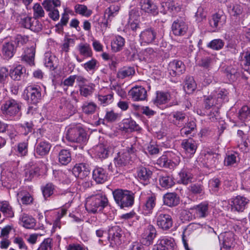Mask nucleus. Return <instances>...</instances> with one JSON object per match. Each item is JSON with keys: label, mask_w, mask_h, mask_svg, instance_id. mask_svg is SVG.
Instances as JSON below:
<instances>
[{"label": "nucleus", "mask_w": 250, "mask_h": 250, "mask_svg": "<svg viewBox=\"0 0 250 250\" xmlns=\"http://www.w3.org/2000/svg\"><path fill=\"white\" fill-rule=\"evenodd\" d=\"M249 200L241 196L232 198L230 202L232 211L242 212L246 208Z\"/></svg>", "instance_id": "obj_7"}, {"label": "nucleus", "mask_w": 250, "mask_h": 250, "mask_svg": "<svg viewBox=\"0 0 250 250\" xmlns=\"http://www.w3.org/2000/svg\"><path fill=\"white\" fill-rule=\"evenodd\" d=\"M156 32L152 28H148L143 31L140 34V41L141 43H151L156 37Z\"/></svg>", "instance_id": "obj_13"}, {"label": "nucleus", "mask_w": 250, "mask_h": 250, "mask_svg": "<svg viewBox=\"0 0 250 250\" xmlns=\"http://www.w3.org/2000/svg\"><path fill=\"white\" fill-rule=\"evenodd\" d=\"M42 25L36 18L33 19L30 29L34 32H39L42 30Z\"/></svg>", "instance_id": "obj_55"}, {"label": "nucleus", "mask_w": 250, "mask_h": 250, "mask_svg": "<svg viewBox=\"0 0 250 250\" xmlns=\"http://www.w3.org/2000/svg\"><path fill=\"white\" fill-rule=\"evenodd\" d=\"M78 50L81 55L85 57H90L92 51L90 45L87 43H80L78 46Z\"/></svg>", "instance_id": "obj_40"}, {"label": "nucleus", "mask_w": 250, "mask_h": 250, "mask_svg": "<svg viewBox=\"0 0 250 250\" xmlns=\"http://www.w3.org/2000/svg\"><path fill=\"white\" fill-rule=\"evenodd\" d=\"M20 103L14 99H10L5 101L1 106V110L3 114L10 116H15L20 111Z\"/></svg>", "instance_id": "obj_6"}, {"label": "nucleus", "mask_w": 250, "mask_h": 250, "mask_svg": "<svg viewBox=\"0 0 250 250\" xmlns=\"http://www.w3.org/2000/svg\"><path fill=\"white\" fill-rule=\"evenodd\" d=\"M96 152L99 158L105 159L108 157L110 151L108 146L101 144L96 147Z\"/></svg>", "instance_id": "obj_33"}, {"label": "nucleus", "mask_w": 250, "mask_h": 250, "mask_svg": "<svg viewBox=\"0 0 250 250\" xmlns=\"http://www.w3.org/2000/svg\"><path fill=\"white\" fill-rule=\"evenodd\" d=\"M24 73H25V69L21 65H19L11 71L9 75L13 79L20 80Z\"/></svg>", "instance_id": "obj_31"}, {"label": "nucleus", "mask_w": 250, "mask_h": 250, "mask_svg": "<svg viewBox=\"0 0 250 250\" xmlns=\"http://www.w3.org/2000/svg\"><path fill=\"white\" fill-rule=\"evenodd\" d=\"M0 210L7 217H13L14 212L10 204L6 201L0 203Z\"/></svg>", "instance_id": "obj_29"}, {"label": "nucleus", "mask_w": 250, "mask_h": 250, "mask_svg": "<svg viewBox=\"0 0 250 250\" xmlns=\"http://www.w3.org/2000/svg\"><path fill=\"white\" fill-rule=\"evenodd\" d=\"M55 60V57L52 56L49 53H46L44 59V64L46 67L50 69L54 70L55 69L54 61Z\"/></svg>", "instance_id": "obj_47"}, {"label": "nucleus", "mask_w": 250, "mask_h": 250, "mask_svg": "<svg viewBox=\"0 0 250 250\" xmlns=\"http://www.w3.org/2000/svg\"><path fill=\"white\" fill-rule=\"evenodd\" d=\"M120 7L116 5H112L108 7L104 11V18L105 21L102 22V27L106 28L109 22H111L119 11Z\"/></svg>", "instance_id": "obj_10"}, {"label": "nucleus", "mask_w": 250, "mask_h": 250, "mask_svg": "<svg viewBox=\"0 0 250 250\" xmlns=\"http://www.w3.org/2000/svg\"><path fill=\"white\" fill-rule=\"evenodd\" d=\"M52 241L51 239L49 238H47L42 243L39 248L42 250H51Z\"/></svg>", "instance_id": "obj_57"}, {"label": "nucleus", "mask_w": 250, "mask_h": 250, "mask_svg": "<svg viewBox=\"0 0 250 250\" xmlns=\"http://www.w3.org/2000/svg\"><path fill=\"white\" fill-rule=\"evenodd\" d=\"M157 225L161 229L167 230L172 226V218L168 214H160L157 218Z\"/></svg>", "instance_id": "obj_18"}, {"label": "nucleus", "mask_w": 250, "mask_h": 250, "mask_svg": "<svg viewBox=\"0 0 250 250\" xmlns=\"http://www.w3.org/2000/svg\"><path fill=\"white\" fill-rule=\"evenodd\" d=\"M129 22L138 21L140 18V13L138 10L132 9L129 12Z\"/></svg>", "instance_id": "obj_58"}, {"label": "nucleus", "mask_w": 250, "mask_h": 250, "mask_svg": "<svg viewBox=\"0 0 250 250\" xmlns=\"http://www.w3.org/2000/svg\"><path fill=\"white\" fill-rule=\"evenodd\" d=\"M226 71L227 76L231 79H234L237 74V70L232 66H228Z\"/></svg>", "instance_id": "obj_62"}, {"label": "nucleus", "mask_w": 250, "mask_h": 250, "mask_svg": "<svg viewBox=\"0 0 250 250\" xmlns=\"http://www.w3.org/2000/svg\"><path fill=\"white\" fill-rule=\"evenodd\" d=\"M33 19H34V17H26L21 19V23L25 28L30 29Z\"/></svg>", "instance_id": "obj_63"}, {"label": "nucleus", "mask_w": 250, "mask_h": 250, "mask_svg": "<svg viewBox=\"0 0 250 250\" xmlns=\"http://www.w3.org/2000/svg\"><path fill=\"white\" fill-rule=\"evenodd\" d=\"M125 39L121 36H117L111 42V48L113 51L118 52L122 49L125 45Z\"/></svg>", "instance_id": "obj_30"}, {"label": "nucleus", "mask_w": 250, "mask_h": 250, "mask_svg": "<svg viewBox=\"0 0 250 250\" xmlns=\"http://www.w3.org/2000/svg\"><path fill=\"white\" fill-rule=\"evenodd\" d=\"M66 138L70 142L78 143H84L87 140L85 132L80 126L69 128L67 131Z\"/></svg>", "instance_id": "obj_3"}, {"label": "nucleus", "mask_w": 250, "mask_h": 250, "mask_svg": "<svg viewBox=\"0 0 250 250\" xmlns=\"http://www.w3.org/2000/svg\"><path fill=\"white\" fill-rule=\"evenodd\" d=\"M17 199L21 200L23 204H29L32 202L33 198L30 194L26 191H21L17 194Z\"/></svg>", "instance_id": "obj_36"}, {"label": "nucleus", "mask_w": 250, "mask_h": 250, "mask_svg": "<svg viewBox=\"0 0 250 250\" xmlns=\"http://www.w3.org/2000/svg\"><path fill=\"white\" fill-rule=\"evenodd\" d=\"M227 95L225 89L218 88L214 90L210 95L206 99V107L210 108L212 106L220 105Z\"/></svg>", "instance_id": "obj_4"}, {"label": "nucleus", "mask_w": 250, "mask_h": 250, "mask_svg": "<svg viewBox=\"0 0 250 250\" xmlns=\"http://www.w3.org/2000/svg\"><path fill=\"white\" fill-rule=\"evenodd\" d=\"M94 86V84L93 83L82 85L80 87V94L85 97L90 95L93 92Z\"/></svg>", "instance_id": "obj_39"}, {"label": "nucleus", "mask_w": 250, "mask_h": 250, "mask_svg": "<svg viewBox=\"0 0 250 250\" xmlns=\"http://www.w3.org/2000/svg\"><path fill=\"white\" fill-rule=\"evenodd\" d=\"M195 17L196 21L198 22L202 21L206 17V13L202 7H198Z\"/></svg>", "instance_id": "obj_52"}, {"label": "nucleus", "mask_w": 250, "mask_h": 250, "mask_svg": "<svg viewBox=\"0 0 250 250\" xmlns=\"http://www.w3.org/2000/svg\"><path fill=\"white\" fill-rule=\"evenodd\" d=\"M124 127L126 129L132 131L137 129V125L136 122L133 120L127 119L124 123Z\"/></svg>", "instance_id": "obj_54"}, {"label": "nucleus", "mask_w": 250, "mask_h": 250, "mask_svg": "<svg viewBox=\"0 0 250 250\" xmlns=\"http://www.w3.org/2000/svg\"><path fill=\"white\" fill-rule=\"evenodd\" d=\"M159 181L160 184L163 188H169L172 186V178L169 176H162Z\"/></svg>", "instance_id": "obj_49"}, {"label": "nucleus", "mask_w": 250, "mask_h": 250, "mask_svg": "<svg viewBox=\"0 0 250 250\" xmlns=\"http://www.w3.org/2000/svg\"><path fill=\"white\" fill-rule=\"evenodd\" d=\"M187 30L188 26L182 18L175 21L173 23V34L175 35H184Z\"/></svg>", "instance_id": "obj_14"}, {"label": "nucleus", "mask_w": 250, "mask_h": 250, "mask_svg": "<svg viewBox=\"0 0 250 250\" xmlns=\"http://www.w3.org/2000/svg\"><path fill=\"white\" fill-rule=\"evenodd\" d=\"M54 188V186L51 184L48 183L42 188V191L43 196L45 198L50 196L53 193Z\"/></svg>", "instance_id": "obj_51"}, {"label": "nucleus", "mask_w": 250, "mask_h": 250, "mask_svg": "<svg viewBox=\"0 0 250 250\" xmlns=\"http://www.w3.org/2000/svg\"><path fill=\"white\" fill-rule=\"evenodd\" d=\"M121 229L117 226L112 227L109 229L108 239L111 246H113L121 244Z\"/></svg>", "instance_id": "obj_9"}, {"label": "nucleus", "mask_w": 250, "mask_h": 250, "mask_svg": "<svg viewBox=\"0 0 250 250\" xmlns=\"http://www.w3.org/2000/svg\"><path fill=\"white\" fill-rule=\"evenodd\" d=\"M76 13L84 16L88 17L91 13V10L88 9L86 6L83 4H76L75 6Z\"/></svg>", "instance_id": "obj_42"}, {"label": "nucleus", "mask_w": 250, "mask_h": 250, "mask_svg": "<svg viewBox=\"0 0 250 250\" xmlns=\"http://www.w3.org/2000/svg\"><path fill=\"white\" fill-rule=\"evenodd\" d=\"M152 171L145 167H140L138 171V176L141 180L146 181L152 175Z\"/></svg>", "instance_id": "obj_37"}, {"label": "nucleus", "mask_w": 250, "mask_h": 250, "mask_svg": "<svg viewBox=\"0 0 250 250\" xmlns=\"http://www.w3.org/2000/svg\"><path fill=\"white\" fill-rule=\"evenodd\" d=\"M21 221L24 227L30 229L35 225V219L27 214H24L21 217Z\"/></svg>", "instance_id": "obj_43"}, {"label": "nucleus", "mask_w": 250, "mask_h": 250, "mask_svg": "<svg viewBox=\"0 0 250 250\" xmlns=\"http://www.w3.org/2000/svg\"><path fill=\"white\" fill-rule=\"evenodd\" d=\"M170 98V95L162 92L157 93L156 101L159 104L166 103Z\"/></svg>", "instance_id": "obj_48"}, {"label": "nucleus", "mask_w": 250, "mask_h": 250, "mask_svg": "<svg viewBox=\"0 0 250 250\" xmlns=\"http://www.w3.org/2000/svg\"><path fill=\"white\" fill-rule=\"evenodd\" d=\"M135 150L133 146L130 147L119 152L115 158V165L119 167L125 166L129 164L131 161L132 155H134Z\"/></svg>", "instance_id": "obj_5"}, {"label": "nucleus", "mask_w": 250, "mask_h": 250, "mask_svg": "<svg viewBox=\"0 0 250 250\" xmlns=\"http://www.w3.org/2000/svg\"><path fill=\"white\" fill-rule=\"evenodd\" d=\"M35 48L34 46L27 48L24 51V55L22 57V60L30 65L34 64Z\"/></svg>", "instance_id": "obj_24"}, {"label": "nucleus", "mask_w": 250, "mask_h": 250, "mask_svg": "<svg viewBox=\"0 0 250 250\" xmlns=\"http://www.w3.org/2000/svg\"><path fill=\"white\" fill-rule=\"evenodd\" d=\"M51 147V146L48 142L42 141L37 146L36 151L39 155L44 156L49 152Z\"/></svg>", "instance_id": "obj_25"}, {"label": "nucleus", "mask_w": 250, "mask_h": 250, "mask_svg": "<svg viewBox=\"0 0 250 250\" xmlns=\"http://www.w3.org/2000/svg\"><path fill=\"white\" fill-rule=\"evenodd\" d=\"M135 73V69L132 67H124L119 70L117 74V78L123 79L126 77L132 76Z\"/></svg>", "instance_id": "obj_26"}, {"label": "nucleus", "mask_w": 250, "mask_h": 250, "mask_svg": "<svg viewBox=\"0 0 250 250\" xmlns=\"http://www.w3.org/2000/svg\"><path fill=\"white\" fill-rule=\"evenodd\" d=\"M239 119L243 121H247L250 120V106H243L239 112Z\"/></svg>", "instance_id": "obj_38"}, {"label": "nucleus", "mask_w": 250, "mask_h": 250, "mask_svg": "<svg viewBox=\"0 0 250 250\" xmlns=\"http://www.w3.org/2000/svg\"><path fill=\"white\" fill-rule=\"evenodd\" d=\"M28 143L27 142L20 143L18 146V151L21 156H24L27 153Z\"/></svg>", "instance_id": "obj_56"}, {"label": "nucleus", "mask_w": 250, "mask_h": 250, "mask_svg": "<svg viewBox=\"0 0 250 250\" xmlns=\"http://www.w3.org/2000/svg\"><path fill=\"white\" fill-rule=\"evenodd\" d=\"M179 175L180 178V182L185 185L191 182L193 179L192 174L186 171H181L179 173Z\"/></svg>", "instance_id": "obj_45"}, {"label": "nucleus", "mask_w": 250, "mask_h": 250, "mask_svg": "<svg viewBox=\"0 0 250 250\" xmlns=\"http://www.w3.org/2000/svg\"><path fill=\"white\" fill-rule=\"evenodd\" d=\"M98 100L103 104H110L112 102L113 100V93L111 92L106 95H99Z\"/></svg>", "instance_id": "obj_50"}, {"label": "nucleus", "mask_w": 250, "mask_h": 250, "mask_svg": "<svg viewBox=\"0 0 250 250\" xmlns=\"http://www.w3.org/2000/svg\"><path fill=\"white\" fill-rule=\"evenodd\" d=\"M107 203L108 200L105 196L99 193L87 198L85 206L87 211L95 213L99 208H104L107 205Z\"/></svg>", "instance_id": "obj_1"}, {"label": "nucleus", "mask_w": 250, "mask_h": 250, "mask_svg": "<svg viewBox=\"0 0 250 250\" xmlns=\"http://www.w3.org/2000/svg\"><path fill=\"white\" fill-rule=\"evenodd\" d=\"M182 146L190 155L193 154L197 148L195 142L191 139L184 140L182 143Z\"/></svg>", "instance_id": "obj_23"}, {"label": "nucleus", "mask_w": 250, "mask_h": 250, "mask_svg": "<svg viewBox=\"0 0 250 250\" xmlns=\"http://www.w3.org/2000/svg\"><path fill=\"white\" fill-rule=\"evenodd\" d=\"M97 62L96 60L92 59L85 63L83 65V67L87 71L93 70L96 68Z\"/></svg>", "instance_id": "obj_60"}, {"label": "nucleus", "mask_w": 250, "mask_h": 250, "mask_svg": "<svg viewBox=\"0 0 250 250\" xmlns=\"http://www.w3.org/2000/svg\"><path fill=\"white\" fill-rule=\"evenodd\" d=\"M230 14L234 16L239 15L242 13V8L240 5H235L229 9Z\"/></svg>", "instance_id": "obj_61"}, {"label": "nucleus", "mask_w": 250, "mask_h": 250, "mask_svg": "<svg viewBox=\"0 0 250 250\" xmlns=\"http://www.w3.org/2000/svg\"><path fill=\"white\" fill-rule=\"evenodd\" d=\"M33 9L34 18L38 19L44 16V11L42 6L39 3H35L33 7Z\"/></svg>", "instance_id": "obj_44"}, {"label": "nucleus", "mask_w": 250, "mask_h": 250, "mask_svg": "<svg viewBox=\"0 0 250 250\" xmlns=\"http://www.w3.org/2000/svg\"><path fill=\"white\" fill-rule=\"evenodd\" d=\"M239 161L238 154L236 152L229 154L224 160V164L227 166H232Z\"/></svg>", "instance_id": "obj_35"}, {"label": "nucleus", "mask_w": 250, "mask_h": 250, "mask_svg": "<svg viewBox=\"0 0 250 250\" xmlns=\"http://www.w3.org/2000/svg\"><path fill=\"white\" fill-rule=\"evenodd\" d=\"M44 8L47 11L53 10L55 7L61 5V1L59 0H44L42 2Z\"/></svg>", "instance_id": "obj_34"}, {"label": "nucleus", "mask_w": 250, "mask_h": 250, "mask_svg": "<svg viewBox=\"0 0 250 250\" xmlns=\"http://www.w3.org/2000/svg\"><path fill=\"white\" fill-rule=\"evenodd\" d=\"M222 238L223 248L226 250L230 249L234 244V234L231 232H225L221 234Z\"/></svg>", "instance_id": "obj_19"}, {"label": "nucleus", "mask_w": 250, "mask_h": 250, "mask_svg": "<svg viewBox=\"0 0 250 250\" xmlns=\"http://www.w3.org/2000/svg\"><path fill=\"white\" fill-rule=\"evenodd\" d=\"M204 157L207 167L211 168L216 167L219 160L218 156L216 154L208 152Z\"/></svg>", "instance_id": "obj_22"}, {"label": "nucleus", "mask_w": 250, "mask_h": 250, "mask_svg": "<svg viewBox=\"0 0 250 250\" xmlns=\"http://www.w3.org/2000/svg\"><path fill=\"white\" fill-rule=\"evenodd\" d=\"M224 45V42L221 39H215L211 41L208 45V47L214 50H220Z\"/></svg>", "instance_id": "obj_46"}, {"label": "nucleus", "mask_w": 250, "mask_h": 250, "mask_svg": "<svg viewBox=\"0 0 250 250\" xmlns=\"http://www.w3.org/2000/svg\"><path fill=\"white\" fill-rule=\"evenodd\" d=\"M244 54L245 60V65L248 67V69H250V48H247L244 52Z\"/></svg>", "instance_id": "obj_64"}, {"label": "nucleus", "mask_w": 250, "mask_h": 250, "mask_svg": "<svg viewBox=\"0 0 250 250\" xmlns=\"http://www.w3.org/2000/svg\"><path fill=\"white\" fill-rule=\"evenodd\" d=\"M128 94L134 101H144L147 97V91L142 86H134L129 91Z\"/></svg>", "instance_id": "obj_11"}, {"label": "nucleus", "mask_w": 250, "mask_h": 250, "mask_svg": "<svg viewBox=\"0 0 250 250\" xmlns=\"http://www.w3.org/2000/svg\"><path fill=\"white\" fill-rule=\"evenodd\" d=\"M173 72L176 74V75H180L185 71V66L182 62L178 60H174L173 62Z\"/></svg>", "instance_id": "obj_41"}, {"label": "nucleus", "mask_w": 250, "mask_h": 250, "mask_svg": "<svg viewBox=\"0 0 250 250\" xmlns=\"http://www.w3.org/2000/svg\"><path fill=\"white\" fill-rule=\"evenodd\" d=\"M59 162L64 165L68 164L71 160L70 151L66 149L62 150L59 154Z\"/></svg>", "instance_id": "obj_32"}, {"label": "nucleus", "mask_w": 250, "mask_h": 250, "mask_svg": "<svg viewBox=\"0 0 250 250\" xmlns=\"http://www.w3.org/2000/svg\"><path fill=\"white\" fill-rule=\"evenodd\" d=\"M226 22V17L223 14L216 13L213 15L209 20V23L212 28V31H216L218 28L222 27Z\"/></svg>", "instance_id": "obj_12"}, {"label": "nucleus", "mask_w": 250, "mask_h": 250, "mask_svg": "<svg viewBox=\"0 0 250 250\" xmlns=\"http://www.w3.org/2000/svg\"><path fill=\"white\" fill-rule=\"evenodd\" d=\"M93 178L99 184H103L107 180V174L101 167H97L93 171Z\"/></svg>", "instance_id": "obj_20"}, {"label": "nucleus", "mask_w": 250, "mask_h": 250, "mask_svg": "<svg viewBox=\"0 0 250 250\" xmlns=\"http://www.w3.org/2000/svg\"><path fill=\"white\" fill-rule=\"evenodd\" d=\"M113 195L116 203L121 208L131 207L134 203L133 194L129 191L116 189L113 191Z\"/></svg>", "instance_id": "obj_2"}, {"label": "nucleus", "mask_w": 250, "mask_h": 250, "mask_svg": "<svg viewBox=\"0 0 250 250\" xmlns=\"http://www.w3.org/2000/svg\"><path fill=\"white\" fill-rule=\"evenodd\" d=\"M140 4L141 9L146 13L153 15L158 13L157 6L150 0H141Z\"/></svg>", "instance_id": "obj_16"}, {"label": "nucleus", "mask_w": 250, "mask_h": 250, "mask_svg": "<svg viewBox=\"0 0 250 250\" xmlns=\"http://www.w3.org/2000/svg\"><path fill=\"white\" fill-rule=\"evenodd\" d=\"M220 186V181L217 179H213L209 181V186L211 190L217 191L218 190Z\"/></svg>", "instance_id": "obj_59"}, {"label": "nucleus", "mask_w": 250, "mask_h": 250, "mask_svg": "<svg viewBox=\"0 0 250 250\" xmlns=\"http://www.w3.org/2000/svg\"><path fill=\"white\" fill-rule=\"evenodd\" d=\"M192 209L195 210V214L198 218L206 217L208 214V204L205 203L193 207Z\"/></svg>", "instance_id": "obj_21"}, {"label": "nucleus", "mask_w": 250, "mask_h": 250, "mask_svg": "<svg viewBox=\"0 0 250 250\" xmlns=\"http://www.w3.org/2000/svg\"><path fill=\"white\" fill-rule=\"evenodd\" d=\"M156 235V230L155 228L153 226L149 225L145 233L143 235L142 243L146 246L150 245L152 244Z\"/></svg>", "instance_id": "obj_17"}, {"label": "nucleus", "mask_w": 250, "mask_h": 250, "mask_svg": "<svg viewBox=\"0 0 250 250\" xmlns=\"http://www.w3.org/2000/svg\"><path fill=\"white\" fill-rule=\"evenodd\" d=\"M97 107V105L92 102H85L82 106V110L84 114L90 115L95 113Z\"/></svg>", "instance_id": "obj_28"}, {"label": "nucleus", "mask_w": 250, "mask_h": 250, "mask_svg": "<svg viewBox=\"0 0 250 250\" xmlns=\"http://www.w3.org/2000/svg\"><path fill=\"white\" fill-rule=\"evenodd\" d=\"M156 204V198L151 196L148 197L145 204L146 209L147 211L152 210Z\"/></svg>", "instance_id": "obj_53"}, {"label": "nucleus", "mask_w": 250, "mask_h": 250, "mask_svg": "<svg viewBox=\"0 0 250 250\" xmlns=\"http://www.w3.org/2000/svg\"><path fill=\"white\" fill-rule=\"evenodd\" d=\"M16 50L13 41L5 42L2 46L1 53L3 57L7 60L11 59L14 56Z\"/></svg>", "instance_id": "obj_15"}, {"label": "nucleus", "mask_w": 250, "mask_h": 250, "mask_svg": "<svg viewBox=\"0 0 250 250\" xmlns=\"http://www.w3.org/2000/svg\"><path fill=\"white\" fill-rule=\"evenodd\" d=\"M196 84L194 79L191 77L186 78L184 89L187 94L192 93L196 88Z\"/></svg>", "instance_id": "obj_27"}, {"label": "nucleus", "mask_w": 250, "mask_h": 250, "mask_svg": "<svg viewBox=\"0 0 250 250\" xmlns=\"http://www.w3.org/2000/svg\"><path fill=\"white\" fill-rule=\"evenodd\" d=\"M25 91H26V96L29 103L36 104L41 100L42 94L40 87L29 86Z\"/></svg>", "instance_id": "obj_8"}]
</instances>
